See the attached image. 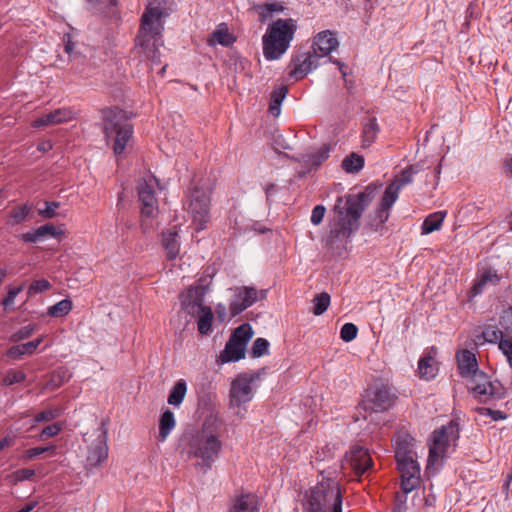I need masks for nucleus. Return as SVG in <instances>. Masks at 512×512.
<instances>
[{"label": "nucleus", "instance_id": "1", "mask_svg": "<svg viewBox=\"0 0 512 512\" xmlns=\"http://www.w3.org/2000/svg\"><path fill=\"white\" fill-rule=\"evenodd\" d=\"M374 192V188L367 186L359 193L337 198L333 208L335 217L330 223L326 239V247L332 250L333 254L341 256L347 250L349 239L358 231L359 220L374 198Z\"/></svg>", "mask_w": 512, "mask_h": 512}, {"label": "nucleus", "instance_id": "2", "mask_svg": "<svg viewBox=\"0 0 512 512\" xmlns=\"http://www.w3.org/2000/svg\"><path fill=\"white\" fill-rule=\"evenodd\" d=\"M221 450L220 425L214 416L207 417L200 429L185 435L182 440V453L186 454L188 458L200 460L197 465L204 472L211 469Z\"/></svg>", "mask_w": 512, "mask_h": 512}, {"label": "nucleus", "instance_id": "3", "mask_svg": "<svg viewBox=\"0 0 512 512\" xmlns=\"http://www.w3.org/2000/svg\"><path fill=\"white\" fill-rule=\"evenodd\" d=\"M164 7L157 0L148 3L141 17L140 28L136 37V47L153 63L160 62L159 46L162 45Z\"/></svg>", "mask_w": 512, "mask_h": 512}, {"label": "nucleus", "instance_id": "4", "mask_svg": "<svg viewBox=\"0 0 512 512\" xmlns=\"http://www.w3.org/2000/svg\"><path fill=\"white\" fill-rule=\"evenodd\" d=\"M343 497L339 483L323 479L304 494L303 512H342Z\"/></svg>", "mask_w": 512, "mask_h": 512}, {"label": "nucleus", "instance_id": "5", "mask_svg": "<svg viewBox=\"0 0 512 512\" xmlns=\"http://www.w3.org/2000/svg\"><path fill=\"white\" fill-rule=\"evenodd\" d=\"M103 133L108 142L112 143L115 155H121L133 135V127L127 121L126 114L119 108L101 110Z\"/></svg>", "mask_w": 512, "mask_h": 512}, {"label": "nucleus", "instance_id": "6", "mask_svg": "<svg viewBox=\"0 0 512 512\" xmlns=\"http://www.w3.org/2000/svg\"><path fill=\"white\" fill-rule=\"evenodd\" d=\"M296 30V22L291 18L278 19L269 25L262 37L264 57L279 59L288 50Z\"/></svg>", "mask_w": 512, "mask_h": 512}, {"label": "nucleus", "instance_id": "7", "mask_svg": "<svg viewBox=\"0 0 512 512\" xmlns=\"http://www.w3.org/2000/svg\"><path fill=\"white\" fill-rule=\"evenodd\" d=\"M459 438V425L453 421L434 430L432 434V443L429 447L428 465H436L441 460L451 442H456Z\"/></svg>", "mask_w": 512, "mask_h": 512}, {"label": "nucleus", "instance_id": "8", "mask_svg": "<svg viewBox=\"0 0 512 512\" xmlns=\"http://www.w3.org/2000/svg\"><path fill=\"white\" fill-rule=\"evenodd\" d=\"M396 399L395 389L388 383L376 382L366 390L363 409L371 412H384L392 407Z\"/></svg>", "mask_w": 512, "mask_h": 512}, {"label": "nucleus", "instance_id": "9", "mask_svg": "<svg viewBox=\"0 0 512 512\" xmlns=\"http://www.w3.org/2000/svg\"><path fill=\"white\" fill-rule=\"evenodd\" d=\"M466 386L482 402L491 398H500L503 395L500 382L491 381L486 373L479 370L466 379Z\"/></svg>", "mask_w": 512, "mask_h": 512}, {"label": "nucleus", "instance_id": "10", "mask_svg": "<svg viewBox=\"0 0 512 512\" xmlns=\"http://www.w3.org/2000/svg\"><path fill=\"white\" fill-rule=\"evenodd\" d=\"M156 187L161 188L159 180L152 174L147 175L137 182V193L141 203V214L151 217L157 210V198L155 196Z\"/></svg>", "mask_w": 512, "mask_h": 512}, {"label": "nucleus", "instance_id": "11", "mask_svg": "<svg viewBox=\"0 0 512 512\" xmlns=\"http://www.w3.org/2000/svg\"><path fill=\"white\" fill-rule=\"evenodd\" d=\"M209 204L210 198L206 190L195 186L190 191L188 211L198 224V229H203L209 218Z\"/></svg>", "mask_w": 512, "mask_h": 512}, {"label": "nucleus", "instance_id": "12", "mask_svg": "<svg viewBox=\"0 0 512 512\" xmlns=\"http://www.w3.org/2000/svg\"><path fill=\"white\" fill-rule=\"evenodd\" d=\"M397 467L401 474V489L408 494L420 483V467L413 457L397 460Z\"/></svg>", "mask_w": 512, "mask_h": 512}, {"label": "nucleus", "instance_id": "13", "mask_svg": "<svg viewBox=\"0 0 512 512\" xmlns=\"http://www.w3.org/2000/svg\"><path fill=\"white\" fill-rule=\"evenodd\" d=\"M207 293V288L201 285L190 286L185 292L180 294L181 309L191 316H196L205 308L204 297Z\"/></svg>", "mask_w": 512, "mask_h": 512}, {"label": "nucleus", "instance_id": "14", "mask_svg": "<svg viewBox=\"0 0 512 512\" xmlns=\"http://www.w3.org/2000/svg\"><path fill=\"white\" fill-rule=\"evenodd\" d=\"M257 375H240L231 384L230 397L232 404L240 406L253 398L252 382Z\"/></svg>", "mask_w": 512, "mask_h": 512}, {"label": "nucleus", "instance_id": "15", "mask_svg": "<svg viewBox=\"0 0 512 512\" xmlns=\"http://www.w3.org/2000/svg\"><path fill=\"white\" fill-rule=\"evenodd\" d=\"M259 292L254 287L244 286L235 290L229 309L232 317L239 315L258 300Z\"/></svg>", "mask_w": 512, "mask_h": 512}, {"label": "nucleus", "instance_id": "16", "mask_svg": "<svg viewBox=\"0 0 512 512\" xmlns=\"http://www.w3.org/2000/svg\"><path fill=\"white\" fill-rule=\"evenodd\" d=\"M421 171L419 164L409 165L402 172L399 178L392 181L385 189L387 205L395 203L400 190L413 182V176Z\"/></svg>", "mask_w": 512, "mask_h": 512}, {"label": "nucleus", "instance_id": "17", "mask_svg": "<svg viewBox=\"0 0 512 512\" xmlns=\"http://www.w3.org/2000/svg\"><path fill=\"white\" fill-rule=\"evenodd\" d=\"M345 462L357 474H363L372 466V458L367 449L353 446L345 455Z\"/></svg>", "mask_w": 512, "mask_h": 512}, {"label": "nucleus", "instance_id": "18", "mask_svg": "<svg viewBox=\"0 0 512 512\" xmlns=\"http://www.w3.org/2000/svg\"><path fill=\"white\" fill-rule=\"evenodd\" d=\"M499 325L504 328V339L499 343V350L512 368V309L505 310L502 313Z\"/></svg>", "mask_w": 512, "mask_h": 512}, {"label": "nucleus", "instance_id": "19", "mask_svg": "<svg viewBox=\"0 0 512 512\" xmlns=\"http://www.w3.org/2000/svg\"><path fill=\"white\" fill-rule=\"evenodd\" d=\"M319 57L313 53H306L297 56L294 60V68L290 71V77L295 80L304 78L309 72L319 65Z\"/></svg>", "mask_w": 512, "mask_h": 512}, {"label": "nucleus", "instance_id": "20", "mask_svg": "<svg viewBox=\"0 0 512 512\" xmlns=\"http://www.w3.org/2000/svg\"><path fill=\"white\" fill-rule=\"evenodd\" d=\"M338 46V40L330 31L319 32L315 37L312 45L313 52L319 57L329 55Z\"/></svg>", "mask_w": 512, "mask_h": 512}, {"label": "nucleus", "instance_id": "21", "mask_svg": "<svg viewBox=\"0 0 512 512\" xmlns=\"http://www.w3.org/2000/svg\"><path fill=\"white\" fill-rule=\"evenodd\" d=\"M414 438L404 431H400L394 438V451L397 460L413 457Z\"/></svg>", "mask_w": 512, "mask_h": 512}, {"label": "nucleus", "instance_id": "22", "mask_svg": "<svg viewBox=\"0 0 512 512\" xmlns=\"http://www.w3.org/2000/svg\"><path fill=\"white\" fill-rule=\"evenodd\" d=\"M74 118V113L71 109L63 108L57 109L51 113L43 115L33 121V126L36 128L60 124L68 122Z\"/></svg>", "mask_w": 512, "mask_h": 512}, {"label": "nucleus", "instance_id": "23", "mask_svg": "<svg viewBox=\"0 0 512 512\" xmlns=\"http://www.w3.org/2000/svg\"><path fill=\"white\" fill-rule=\"evenodd\" d=\"M459 374L462 378H469L478 369V362L474 353L469 350H462L456 355Z\"/></svg>", "mask_w": 512, "mask_h": 512}, {"label": "nucleus", "instance_id": "24", "mask_svg": "<svg viewBox=\"0 0 512 512\" xmlns=\"http://www.w3.org/2000/svg\"><path fill=\"white\" fill-rule=\"evenodd\" d=\"M104 423L101 424L102 432L98 437V443L91 447L88 452L87 462L91 466H97L102 463L108 457V447L106 444V429Z\"/></svg>", "mask_w": 512, "mask_h": 512}, {"label": "nucleus", "instance_id": "25", "mask_svg": "<svg viewBox=\"0 0 512 512\" xmlns=\"http://www.w3.org/2000/svg\"><path fill=\"white\" fill-rule=\"evenodd\" d=\"M499 281L500 276L495 270L491 268H484L478 273L477 278L475 279V282L471 288V293L473 296H476L480 294L486 286H495L499 283Z\"/></svg>", "mask_w": 512, "mask_h": 512}, {"label": "nucleus", "instance_id": "26", "mask_svg": "<svg viewBox=\"0 0 512 512\" xmlns=\"http://www.w3.org/2000/svg\"><path fill=\"white\" fill-rule=\"evenodd\" d=\"M257 498L252 493H242L236 496L228 512H258Z\"/></svg>", "mask_w": 512, "mask_h": 512}, {"label": "nucleus", "instance_id": "27", "mask_svg": "<svg viewBox=\"0 0 512 512\" xmlns=\"http://www.w3.org/2000/svg\"><path fill=\"white\" fill-rule=\"evenodd\" d=\"M162 245L169 260L177 258L180 252V243L176 227L162 232Z\"/></svg>", "mask_w": 512, "mask_h": 512}, {"label": "nucleus", "instance_id": "28", "mask_svg": "<svg viewBox=\"0 0 512 512\" xmlns=\"http://www.w3.org/2000/svg\"><path fill=\"white\" fill-rule=\"evenodd\" d=\"M245 351L246 347L243 343L230 338L220 354V359L223 363L236 362L245 357Z\"/></svg>", "mask_w": 512, "mask_h": 512}, {"label": "nucleus", "instance_id": "29", "mask_svg": "<svg viewBox=\"0 0 512 512\" xmlns=\"http://www.w3.org/2000/svg\"><path fill=\"white\" fill-rule=\"evenodd\" d=\"M234 41L235 37L229 32L225 23L218 25L216 30L211 33L207 40L209 46L220 44L225 47L232 45Z\"/></svg>", "mask_w": 512, "mask_h": 512}, {"label": "nucleus", "instance_id": "30", "mask_svg": "<svg viewBox=\"0 0 512 512\" xmlns=\"http://www.w3.org/2000/svg\"><path fill=\"white\" fill-rule=\"evenodd\" d=\"M446 215V211H438L428 215L421 226L422 234L426 235L436 230H439L443 224Z\"/></svg>", "mask_w": 512, "mask_h": 512}, {"label": "nucleus", "instance_id": "31", "mask_svg": "<svg viewBox=\"0 0 512 512\" xmlns=\"http://www.w3.org/2000/svg\"><path fill=\"white\" fill-rule=\"evenodd\" d=\"M197 329L201 335H209L212 332V321L214 318L211 307L207 306L197 313Z\"/></svg>", "mask_w": 512, "mask_h": 512}, {"label": "nucleus", "instance_id": "32", "mask_svg": "<svg viewBox=\"0 0 512 512\" xmlns=\"http://www.w3.org/2000/svg\"><path fill=\"white\" fill-rule=\"evenodd\" d=\"M176 425L174 413L167 409L165 410L159 420V438L161 441H165L170 432Z\"/></svg>", "mask_w": 512, "mask_h": 512}, {"label": "nucleus", "instance_id": "33", "mask_svg": "<svg viewBox=\"0 0 512 512\" xmlns=\"http://www.w3.org/2000/svg\"><path fill=\"white\" fill-rule=\"evenodd\" d=\"M288 89L286 86H279L275 88L270 96L269 112L277 117L281 112V104L287 95Z\"/></svg>", "mask_w": 512, "mask_h": 512}, {"label": "nucleus", "instance_id": "34", "mask_svg": "<svg viewBox=\"0 0 512 512\" xmlns=\"http://www.w3.org/2000/svg\"><path fill=\"white\" fill-rule=\"evenodd\" d=\"M253 9L258 13L259 21L261 23H265L269 20L273 13L283 11V6L279 3H264V4H255Z\"/></svg>", "mask_w": 512, "mask_h": 512}, {"label": "nucleus", "instance_id": "35", "mask_svg": "<svg viewBox=\"0 0 512 512\" xmlns=\"http://www.w3.org/2000/svg\"><path fill=\"white\" fill-rule=\"evenodd\" d=\"M379 126L376 118H369L363 126L362 131V146L369 147L377 138Z\"/></svg>", "mask_w": 512, "mask_h": 512}, {"label": "nucleus", "instance_id": "36", "mask_svg": "<svg viewBox=\"0 0 512 512\" xmlns=\"http://www.w3.org/2000/svg\"><path fill=\"white\" fill-rule=\"evenodd\" d=\"M186 392H187V384H186L185 380H183V379L178 380L174 384L172 389L170 390V393L167 398V402L170 405H173L176 407L179 406L183 402Z\"/></svg>", "mask_w": 512, "mask_h": 512}, {"label": "nucleus", "instance_id": "37", "mask_svg": "<svg viewBox=\"0 0 512 512\" xmlns=\"http://www.w3.org/2000/svg\"><path fill=\"white\" fill-rule=\"evenodd\" d=\"M434 362V357L429 354L420 358L418 362V373L422 378L429 380L436 375Z\"/></svg>", "mask_w": 512, "mask_h": 512}, {"label": "nucleus", "instance_id": "38", "mask_svg": "<svg viewBox=\"0 0 512 512\" xmlns=\"http://www.w3.org/2000/svg\"><path fill=\"white\" fill-rule=\"evenodd\" d=\"M483 340L488 343L498 344L504 339V328L495 325H486L481 334Z\"/></svg>", "mask_w": 512, "mask_h": 512}, {"label": "nucleus", "instance_id": "39", "mask_svg": "<svg viewBox=\"0 0 512 512\" xmlns=\"http://www.w3.org/2000/svg\"><path fill=\"white\" fill-rule=\"evenodd\" d=\"M32 210L28 204L14 207L8 214V224L17 225L22 223Z\"/></svg>", "mask_w": 512, "mask_h": 512}, {"label": "nucleus", "instance_id": "40", "mask_svg": "<svg viewBox=\"0 0 512 512\" xmlns=\"http://www.w3.org/2000/svg\"><path fill=\"white\" fill-rule=\"evenodd\" d=\"M34 352L35 344H32L29 341L24 344L14 345L10 347L6 352V355L13 360H18L21 359L24 355H31Z\"/></svg>", "mask_w": 512, "mask_h": 512}, {"label": "nucleus", "instance_id": "41", "mask_svg": "<svg viewBox=\"0 0 512 512\" xmlns=\"http://www.w3.org/2000/svg\"><path fill=\"white\" fill-rule=\"evenodd\" d=\"M341 166L348 173H357L364 166V158L356 153H352L343 159Z\"/></svg>", "mask_w": 512, "mask_h": 512}, {"label": "nucleus", "instance_id": "42", "mask_svg": "<svg viewBox=\"0 0 512 512\" xmlns=\"http://www.w3.org/2000/svg\"><path fill=\"white\" fill-rule=\"evenodd\" d=\"M73 304L70 299H63L48 308L47 314L51 317H63L72 310Z\"/></svg>", "mask_w": 512, "mask_h": 512}, {"label": "nucleus", "instance_id": "43", "mask_svg": "<svg viewBox=\"0 0 512 512\" xmlns=\"http://www.w3.org/2000/svg\"><path fill=\"white\" fill-rule=\"evenodd\" d=\"M313 309L312 312L314 315L319 316L322 315L330 305V295L326 292H322L317 294L313 300Z\"/></svg>", "mask_w": 512, "mask_h": 512}, {"label": "nucleus", "instance_id": "44", "mask_svg": "<svg viewBox=\"0 0 512 512\" xmlns=\"http://www.w3.org/2000/svg\"><path fill=\"white\" fill-rule=\"evenodd\" d=\"M253 336V330L250 324L244 323L237 327L234 332L232 333L231 337L232 339H235L239 343H243L246 347L248 341Z\"/></svg>", "mask_w": 512, "mask_h": 512}, {"label": "nucleus", "instance_id": "45", "mask_svg": "<svg viewBox=\"0 0 512 512\" xmlns=\"http://www.w3.org/2000/svg\"><path fill=\"white\" fill-rule=\"evenodd\" d=\"M269 342L265 338H257L251 348L250 354L253 358H259L265 354H268Z\"/></svg>", "mask_w": 512, "mask_h": 512}, {"label": "nucleus", "instance_id": "46", "mask_svg": "<svg viewBox=\"0 0 512 512\" xmlns=\"http://www.w3.org/2000/svg\"><path fill=\"white\" fill-rule=\"evenodd\" d=\"M35 329H36V326L33 324L23 326L11 335L10 341L20 342L22 340H25L33 335V333L35 332Z\"/></svg>", "mask_w": 512, "mask_h": 512}, {"label": "nucleus", "instance_id": "47", "mask_svg": "<svg viewBox=\"0 0 512 512\" xmlns=\"http://www.w3.org/2000/svg\"><path fill=\"white\" fill-rule=\"evenodd\" d=\"M66 37L67 40L65 41L64 51L69 55L74 65L80 64L84 56L75 51V43L71 41L70 35H66Z\"/></svg>", "mask_w": 512, "mask_h": 512}, {"label": "nucleus", "instance_id": "48", "mask_svg": "<svg viewBox=\"0 0 512 512\" xmlns=\"http://www.w3.org/2000/svg\"><path fill=\"white\" fill-rule=\"evenodd\" d=\"M26 379V374L21 370H9L3 378V384L10 386L15 383L23 382Z\"/></svg>", "mask_w": 512, "mask_h": 512}, {"label": "nucleus", "instance_id": "49", "mask_svg": "<svg viewBox=\"0 0 512 512\" xmlns=\"http://www.w3.org/2000/svg\"><path fill=\"white\" fill-rule=\"evenodd\" d=\"M386 193L384 192L381 202H380V208L376 212V218L378 220V224L385 223L389 218V209L393 206L394 203H391L387 205L386 202Z\"/></svg>", "mask_w": 512, "mask_h": 512}, {"label": "nucleus", "instance_id": "50", "mask_svg": "<svg viewBox=\"0 0 512 512\" xmlns=\"http://www.w3.org/2000/svg\"><path fill=\"white\" fill-rule=\"evenodd\" d=\"M358 328L353 323H345L340 330V337L345 342L354 340L357 336Z\"/></svg>", "mask_w": 512, "mask_h": 512}, {"label": "nucleus", "instance_id": "51", "mask_svg": "<svg viewBox=\"0 0 512 512\" xmlns=\"http://www.w3.org/2000/svg\"><path fill=\"white\" fill-rule=\"evenodd\" d=\"M59 206V202L45 201L44 208H39L38 214L45 219H52L57 215L56 210L59 208Z\"/></svg>", "mask_w": 512, "mask_h": 512}, {"label": "nucleus", "instance_id": "52", "mask_svg": "<svg viewBox=\"0 0 512 512\" xmlns=\"http://www.w3.org/2000/svg\"><path fill=\"white\" fill-rule=\"evenodd\" d=\"M50 287H51V284L49 283V281H47L45 279L35 280L30 284V286L28 288V295L29 296L36 295L38 293H41V292H44V291L50 289Z\"/></svg>", "mask_w": 512, "mask_h": 512}, {"label": "nucleus", "instance_id": "53", "mask_svg": "<svg viewBox=\"0 0 512 512\" xmlns=\"http://www.w3.org/2000/svg\"><path fill=\"white\" fill-rule=\"evenodd\" d=\"M37 234L40 237V240H43L47 236L57 237L59 232L53 224H44L37 228Z\"/></svg>", "mask_w": 512, "mask_h": 512}, {"label": "nucleus", "instance_id": "54", "mask_svg": "<svg viewBox=\"0 0 512 512\" xmlns=\"http://www.w3.org/2000/svg\"><path fill=\"white\" fill-rule=\"evenodd\" d=\"M61 431V426L58 423H53L46 426L39 434L40 440H46L50 437L56 436Z\"/></svg>", "mask_w": 512, "mask_h": 512}, {"label": "nucleus", "instance_id": "55", "mask_svg": "<svg viewBox=\"0 0 512 512\" xmlns=\"http://www.w3.org/2000/svg\"><path fill=\"white\" fill-rule=\"evenodd\" d=\"M55 446L54 445H50V446H46V447H34V448H30L28 450L25 451V457L26 459H33L43 453H46V452H49V451H54L55 450Z\"/></svg>", "mask_w": 512, "mask_h": 512}, {"label": "nucleus", "instance_id": "56", "mask_svg": "<svg viewBox=\"0 0 512 512\" xmlns=\"http://www.w3.org/2000/svg\"><path fill=\"white\" fill-rule=\"evenodd\" d=\"M329 147L324 145L322 146L316 154L311 155V163L314 165H320L323 161H325L329 157Z\"/></svg>", "mask_w": 512, "mask_h": 512}, {"label": "nucleus", "instance_id": "57", "mask_svg": "<svg viewBox=\"0 0 512 512\" xmlns=\"http://www.w3.org/2000/svg\"><path fill=\"white\" fill-rule=\"evenodd\" d=\"M326 212V208L323 205H316L311 213V223L313 225H319L324 218Z\"/></svg>", "mask_w": 512, "mask_h": 512}, {"label": "nucleus", "instance_id": "58", "mask_svg": "<svg viewBox=\"0 0 512 512\" xmlns=\"http://www.w3.org/2000/svg\"><path fill=\"white\" fill-rule=\"evenodd\" d=\"M58 417V411L57 410H45L35 415L34 422L40 423L45 421H51Z\"/></svg>", "mask_w": 512, "mask_h": 512}, {"label": "nucleus", "instance_id": "59", "mask_svg": "<svg viewBox=\"0 0 512 512\" xmlns=\"http://www.w3.org/2000/svg\"><path fill=\"white\" fill-rule=\"evenodd\" d=\"M68 376L66 375L65 371H57L52 374L50 379V385L55 387L61 386L65 381L68 380Z\"/></svg>", "mask_w": 512, "mask_h": 512}, {"label": "nucleus", "instance_id": "60", "mask_svg": "<svg viewBox=\"0 0 512 512\" xmlns=\"http://www.w3.org/2000/svg\"><path fill=\"white\" fill-rule=\"evenodd\" d=\"M21 289H22L21 287H18V288H14V289L9 290L7 296L3 299L2 304L5 307L10 306L14 302L15 297L19 294Z\"/></svg>", "mask_w": 512, "mask_h": 512}, {"label": "nucleus", "instance_id": "61", "mask_svg": "<svg viewBox=\"0 0 512 512\" xmlns=\"http://www.w3.org/2000/svg\"><path fill=\"white\" fill-rule=\"evenodd\" d=\"M485 410L487 411V415L490 416L494 421L503 420L507 417L505 412L501 410H492L490 408H485Z\"/></svg>", "mask_w": 512, "mask_h": 512}, {"label": "nucleus", "instance_id": "62", "mask_svg": "<svg viewBox=\"0 0 512 512\" xmlns=\"http://www.w3.org/2000/svg\"><path fill=\"white\" fill-rule=\"evenodd\" d=\"M35 475V471L33 469H20L17 471V478L21 481L28 480Z\"/></svg>", "mask_w": 512, "mask_h": 512}, {"label": "nucleus", "instance_id": "63", "mask_svg": "<svg viewBox=\"0 0 512 512\" xmlns=\"http://www.w3.org/2000/svg\"><path fill=\"white\" fill-rule=\"evenodd\" d=\"M22 239L23 241L25 242H37V241H40V237L39 235L37 234V229L33 230V231H30V232H27V233H24L22 234Z\"/></svg>", "mask_w": 512, "mask_h": 512}, {"label": "nucleus", "instance_id": "64", "mask_svg": "<svg viewBox=\"0 0 512 512\" xmlns=\"http://www.w3.org/2000/svg\"><path fill=\"white\" fill-rule=\"evenodd\" d=\"M13 442H14V439L9 437V436H6V437L2 438L0 440V451L3 450L6 447L11 446L13 444Z\"/></svg>", "mask_w": 512, "mask_h": 512}]
</instances>
